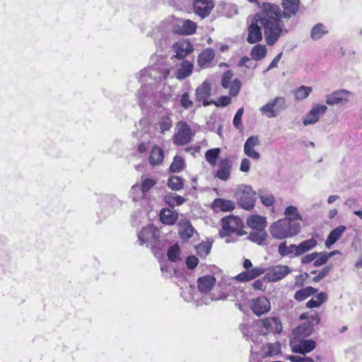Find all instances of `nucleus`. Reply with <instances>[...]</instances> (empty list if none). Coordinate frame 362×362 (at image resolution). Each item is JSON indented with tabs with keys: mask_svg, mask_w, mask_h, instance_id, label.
Masks as SVG:
<instances>
[{
	"mask_svg": "<svg viewBox=\"0 0 362 362\" xmlns=\"http://www.w3.org/2000/svg\"><path fill=\"white\" fill-rule=\"evenodd\" d=\"M170 73L167 58L162 54H154L150 58V66L141 69L137 74V78L142 88L157 89Z\"/></svg>",
	"mask_w": 362,
	"mask_h": 362,
	"instance_id": "nucleus-1",
	"label": "nucleus"
},
{
	"mask_svg": "<svg viewBox=\"0 0 362 362\" xmlns=\"http://www.w3.org/2000/svg\"><path fill=\"white\" fill-rule=\"evenodd\" d=\"M259 15L265 40L269 45H274L282 33V26L280 25V8L277 5L264 3Z\"/></svg>",
	"mask_w": 362,
	"mask_h": 362,
	"instance_id": "nucleus-2",
	"label": "nucleus"
},
{
	"mask_svg": "<svg viewBox=\"0 0 362 362\" xmlns=\"http://www.w3.org/2000/svg\"><path fill=\"white\" fill-rule=\"evenodd\" d=\"M299 221L293 218H282L271 223L269 231L271 236L276 240H285L297 235L300 231Z\"/></svg>",
	"mask_w": 362,
	"mask_h": 362,
	"instance_id": "nucleus-3",
	"label": "nucleus"
},
{
	"mask_svg": "<svg viewBox=\"0 0 362 362\" xmlns=\"http://www.w3.org/2000/svg\"><path fill=\"white\" fill-rule=\"evenodd\" d=\"M160 230L152 225L144 228L138 234V238L140 245L146 244L151 247L153 252L156 250H160L163 245L160 240Z\"/></svg>",
	"mask_w": 362,
	"mask_h": 362,
	"instance_id": "nucleus-4",
	"label": "nucleus"
},
{
	"mask_svg": "<svg viewBox=\"0 0 362 362\" xmlns=\"http://www.w3.org/2000/svg\"><path fill=\"white\" fill-rule=\"evenodd\" d=\"M221 230L219 235L221 238L235 233L238 236H243L246 232L243 230V223L242 220L233 216L224 217L221 219Z\"/></svg>",
	"mask_w": 362,
	"mask_h": 362,
	"instance_id": "nucleus-5",
	"label": "nucleus"
},
{
	"mask_svg": "<svg viewBox=\"0 0 362 362\" xmlns=\"http://www.w3.org/2000/svg\"><path fill=\"white\" fill-rule=\"evenodd\" d=\"M255 195L251 186L246 185L239 186L235 194L238 204L246 210L253 208L256 201Z\"/></svg>",
	"mask_w": 362,
	"mask_h": 362,
	"instance_id": "nucleus-6",
	"label": "nucleus"
},
{
	"mask_svg": "<svg viewBox=\"0 0 362 362\" xmlns=\"http://www.w3.org/2000/svg\"><path fill=\"white\" fill-rule=\"evenodd\" d=\"M192 136V131L189 126L186 122L180 121L176 124L173 142L177 146H183L191 142Z\"/></svg>",
	"mask_w": 362,
	"mask_h": 362,
	"instance_id": "nucleus-7",
	"label": "nucleus"
},
{
	"mask_svg": "<svg viewBox=\"0 0 362 362\" xmlns=\"http://www.w3.org/2000/svg\"><path fill=\"white\" fill-rule=\"evenodd\" d=\"M286 108V101L284 98L276 97L269 100L259 109L262 115L268 118L276 117L278 113Z\"/></svg>",
	"mask_w": 362,
	"mask_h": 362,
	"instance_id": "nucleus-8",
	"label": "nucleus"
},
{
	"mask_svg": "<svg viewBox=\"0 0 362 362\" xmlns=\"http://www.w3.org/2000/svg\"><path fill=\"white\" fill-rule=\"evenodd\" d=\"M261 17L259 13H258L254 16L252 20V23L248 28V35L247 40L249 43L254 44L262 40V29L263 28L261 25Z\"/></svg>",
	"mask_w": 362,
	"mask_h": 362,
	"instance_id": "nucleus-9",
	"label": "nucleus"
},
{
	"mask_svg": "<svg viewBox=\"0 0 362 362\" xmlns=\"http://www.w3.org/2000/svg\"><path fill=\"white\" fill-rule=\"evenodd\" d=\"M327 110V107L325 105H314L311 110L303 117V125L308 126L316 124L320 117L325 114Z\"/></svg>",
	"mask_w": 362,
	"mask_h": 362,
	"instance_id": "nucleus-10",
	"label": "nucleus"
},
{
	"mask_svg": "<svg viewBox=\"0 0 362 362\" xmlns=\"http://www.w3.org/2000/svg\"><path fill=\"white\" fill-rule=\"evenodd\" d=\"M174 32L184 35H192L196 32L197 24L189 19H175L173 22Z\"/></svg>",
	"mask_w": 362,
	"mask_h": 362,
	"instance_id": "nucleus-11",
	"label": "nucleus"
},
{
	"mask_svg": "<svg viewBox=\"0 0 362 362\" xmlns=\"http://www.w3.org/2000/svg\"><path fill=\"white\" fill-rule=\"evenodd\" d=\"M259 144L260 142L258 136H250L244 144L243 151L245 155L254 160H258L260 158V153L255 148Z\"/></svg>",
	"mask_w": 362,
	"mask_h": 362,
	"instance_id": "nucleus-12",
	"label": "nucleus"
},
{
	"mask_svg": "<svg viewBox=\"0 0 362 362\" xmlns=\"http://www.w3.org/2000/svg\"><path fill=\"white\" fill-rule=\"evenodd\" d=\"M290 345L294 353L305 354L312 351L316 347V342L312 339H303L298 343L294 340H291Z\"/></svg>",
	"mask_w": 362,
	"mask_h": 362,
	"instance_id": "nucleus-13",
	"label": "nucleus"
},
{
	"mask_svg": "<svg viewBox=\"0 0 362 362\" xmlns=\"http://www.w3.org/2000/svg\"><path fill=\"white\" fill-rule=\"evenodd\" d=\"M250 308L257 316L268 313L271 309L269 300L265 297H259L252 300Z\"/></svg>",
	"mask_w": 362,
	"mask_h": 362,
	"instance_id": "nucleus-14",
	"label": "nucleus"
},
{
	"mask_svg": "<svg viewBox=\"0 0 362 362\" xmlns=\"http://www.w3.org/2000/svg\"><path fill=\"white\" fill-rule=\"evenodd\" d=\"M194 10L202 18L208 16L214 7L212 0H194Z\"/></svg>",
	"mask_w": 362,
	"mask_h": 362,
	"instance_id": "nucleus-15",
	"label": "nucleus"
},
{
	"mask_svg": "<svg viewBox=\"0 0 362 362\" xmlns=\"http://www.w3.org/2000/svg\"><path fill=\"white\" fill-rule=\"evenodd\" d=\"M290 272L291 269L288 266L279 264L269 268L267 276L269 281L275 282L284 279Z\"/></svg>",
	"mask_w": 362,
	"mask_h": 362,
	"instance_id": "nucleus-16",
	"label": "nucleus"
},
{
	"mask_svg": "<svg viewBox=\"0 0 362 362\" xmlns=\"http://www.w3.org/2000/svg\"><path fill=\"white\" fill-rule=\"evenodd\" d=\"M266 330V333H280L282 331V324L281 320L276 317H269L258 321Z\"/></svg>",
	"mask_w": 362,
	"mask_h": 362,
	"instance_id": "nucleus-17",
	"label": "nucleus"
},
{
	"mask_svg": "<svg viewBox=\"0 0 362 362\" xmlns=\"http://www.w3.org/2000/svg\"><path fill=\"white\" fill-rule=\"evenodd\" d=\"M349 92H332L326 97V103L331 106L343 105L348 103Z\"/></svg>",
	"mask_w": 362,
	"mask_h": 362,
	"instance_id": "nucleus-18",
	"label": "nucleus"
},
{
	"mask_svg": "<svg viewBox=\"0 0 362 362\" xmlns=\"http://www.w3.org/2000/svg\"><path fill=\"white\" fill-rule=\"evenodd\" d=\"M173 50L176 58L182 59L193 51V47L188 40L178 41L173 45Z\"/></svg>",
	"mask_w": 362,
	"mask_h": 362,
	"instance_id": "nucleus-19",
	"label": "nucleus"
},
{
	"mask_svg": "<svg viewBox=\"0 0 362 362\" xmlns=\"http://www.w3.org/2000/svg\"><path fill=\"white\" fill-rule=\"evenodd\" d=\"M232 163L229 158L222 159L218 164V169L216 171V177L221 180L226 181L230 177Z\"/></svg>",
	"mask_w": 362,
	"mask_h": 362,
	"instance_id": "nucleus-20",
	"label": "nucleus"
},
{
	"mask_svg": "<svg viewBox=\"0 0 362 362\" xmlns=\"http://www.w3.org/2000/svg\"><path fill=\"white\" fill-rule=\"evenodd\" d=\"M279 255L281 257H298L296 244H288L287 241H282L278 245L277 249Z\"/></svg>",
	"mask_w": 362,
	"mask_h": 362,
	"instance_id": "nucleus-21",
	"label": "nucleus"
},
{
	"mask_svg": "<svg viewBox=\"0 0 362 362\" xmlns=\"http://www.w3.org/2000/svg\"><path fill=\"white\" fill-rule=\"evenodd\" d=\"M233 74L230 71H227L223 74L221 80L222 86L230 90H239L241 88V82L238 78L232 80Z\"/></svg>",
	"mask_w": 362,
	"mask_h": 362,
	"instance_id": "nucleus-22",
	"label": "nucleus"
},
{
	"mask_svg": "<svg viewBox=\"0 0 362 362\" xmlns=\"http://www.w3.org/2000/svg\"><path fill=\"white\" fill-rule=\"evenodd\" d=\"M216 281V278L211 275L199 277L197 280L199 291L202 293H207L214 287Z\"/></svg>",
	"mask_w": 362,
	"mask_h": 362,
	"instance_id": "nucleus-23",
	"label": "nucleus"
},
{
	"mask_svg": "<svg viewBox=\"0 0 362 362\" xmlns=\"http://www.w3.org/2000/svg\"><path fill=\"white\" fill-rule=\"evenodd\" d=\"M178 233L182 240H187L193 236L194 229L191 223L184 220L178 223Z\"/></svg>",
	"mask_w": 362,
	"mask_h": 362,
	"instance_id": "nucleus-24",
	"label": "nucleus"
},
{
	"mask_svg": "<svg viewBox=\"0 0 362 362\" xmlns=\"http://www.w3.org/2000/svg\"><path fill=\"white\" fill-rule=\"evenodd\" d=\"M247 225L253 230H264L267 226V219L259 215H252L247 218Z\"/></svg>",
	"mask_w": 362,
	"mask_h": 362,
	"instance_id": "nucleus-25",
	"label": "nucleus"
},
{
	"mask_svg": "<svg viewBox=\"0 0 362 362\" xmlns=\"http://www.w3.org/2000/svg\"><path fill=\"white\" fill-rule=\"evenodd\" d=\"M193 69L194 65L192 62L183 60L180 68L175 72V77L179 80L184 79L192 74Z\"/></svg>",
	"mask_w": 362,
	"mask_h": 362,
	"instance_id": "nucleus-26",
	"label": "nucleus"
},
{
	"mask_svg": "<svg viewBox=\"0 0 362 362\" xmlns=\"http://www.w3.org/2000/svg\"><path fill=\"white\" fill-rule=\"evenodd\" d=\"M263 273V269L255 267L239 274L235 276V279L240 281H247L260 276Z\"/></svg>",
	"mask_w": 362,
	"mask_h": 362,
	"instance_id": "nucleus-27",
	"label": "nucleus"
},
{
	"mask_svg": "<svg viewBox=\"0 0 362 362\" xmlns=\"http://www.w3.org/2000/svg\"><path fill=\"white\" fill-rule=\"evenodd\" d=\"M177 218V212L169 209H163L160 212V220L163 223L166 225H173Z\"/></svg>",
	"mask_w": 362,
	"mask_h": 362,
	"instance_id": "nucleus-28",
	"label": "nucleus"
},
{
	"mask_svg": "<svg viewBox=\"0 0 362 362\" xmlns=\"http://www.w3.org/2000/svg\"><path fill=\"white\" fill-rule=\"evenodd\" d=\"M346 228L344 226H339L333 229L329 234L326 241L325 246L330 248L331 245L334 244L338 240L340 239L342 234L346 230Z\"/></svg>",
	"mask_w": 362,
	"mask_h": 362,
	"instance_id": "nucleus-29",
	"label": "nucleus"
},
{
	"mask_svg": "<svg viewBox=\"0 0 362 362\" xmlns=\"http://www.w3.org/2000/svg\"><path fill=\"white\" fill-rule=\"evenodd\" d=\"M215 52L212 49H206L198 56L197 63L200 67L207 66L214 59Z\"/></svg>",
	"mask_w": 362,
	"mask_h": 362,
	"instance_id": "nucleus-30",
	"label": "nucleus"
},
{
	"mask_svg": "<svg viewBox=\"0 0 362 362\" xmlns=\"http://www.w3.org/2000/svg\"><path fill=\"white\" fill-rule=\"evenodd\" d=\"M212 208L214 211H230L234 209L235 204L230 200L216 199L212 204Z\"/></svg>",
	"mask_w": 362,
	"mask_h": 362,
	"instance_id": "nucleus-31",
	"label": "nucleus"
},
{
	"mask_svg": "<svg viewBox=\"0 0 362 362\" xmlns=\"http://www.w3.org/2000/svg\"><path fill=\"white\" fill-rule=\"evenodd\" d=\"M317 240L313 238L300 242L299 244L296 245V249L298 250L297 254H298V257L313 250L317 246Z\"/></svg>",
	"mask_w": 362,
	"mask_h": 362,
	"instance_id": "nucleus-32",
	"label": "nucleus"
},
{
	"mask_svg": "<svg viewBox=\"0 0 362 362\" xmlns=\"http://www.w3.org/2000/svg\"><path fill=\"white\" fill-rule=\"evenodd\" d=\"M268 235L264 230H255L251 232L248 236V239L259 245H266Z\"/></svg>",
	"mask_w": 362,
	"mask_h": 362,
	"instance_id": "nucleus-33",
	"label": "nucleus"
},
{
	"mask_svg": "<svg viewBox=\"0 0 362 362\" xmlns=\"http://www.w3.org/2000/svg\"><path fill=\"white\" fill-rule=\"evenodd\" d=\"M282 6L285 11V15L290 16L294 15L299 8V0H281Z\"/></svg>",
	"mask_w": 362,
	"mask_h": 362,
	"instance_id": "nucleus-34",
	"label": "nucleus"
},
{
	"mask_svg": "<svg viewBox=\"0 0 362 362\" xmlns=\"http://www.w3.org/2000/svg\"><path fill=\"white\" fill-rule=\"evenodd\" d=\"M329 33L326 25L322 23H317L313 26L310 31V37L314 40L321 39L324 35Z\"/></svg>",
	"mask_w": 362,
	"mask_h": 362,
	"instance_id": "nucleus-35",
	"label": "nucleus"
},
{
	"mask_svg": "<svg viewBox=\"0 0 362 362\" xmlns=\"http://www.w3.org/2000/svg\"><path fill=\"white\" fill-rule=\"evenodd\" d=\"M163 150L156 146H153L151 151L149 162L152 165H159L163 162Z\"/></svg>",
	"mask_w": 362,
	"mask_h": 362,
	"instance_id": "nucleus-36",
	"label": "nucleus"
},
{
	"mask_svg": "<svg viewBox=\"0 0 362 362\" xmlns=\"http://www.w3.org/2000/svg\"><path fill=\"white\" fill-rule=\"evenodd\" d=\"M267 53V49L265 45H256L251 50V57L255 61H259L263 59Z\"/></svg>",
	"mask_w": 362,
	"mask_h": 362,
	"instance_id": "nucleus-37",
	"label": "nucleus"
},
{
	"mask_svg": "<svg viewBox=\"0 0 362 362\" xmlns=\"http://www.w3.org/2000/svg\"><path fill=\"white\" fill-rule=\"evenodd\" d=\"M263 351L265 356H276L281 353V344L278 341L267 344Z\"/></svg>",
	"mask_w": 362,
	"mask_h": 362,
	"instance_id": "nucleus-38",
	"label": "nucleus"
},
{
	"mask_svg": "<svg viewBox=\"0 0 362 362\" xmlns=\"http://www.w3.org/2000/svg\"><path fill=\"white\" fill-rule=\"evenodd\" d=\"M317 289L312 286H307L304 288L298 290L294 296L295 299L297 301H303L309 296L315 294L317 292Z\"/></svg>",
	"mask_w": 362,
	"mask_h": 362,
	"instance_id": "nucleus-39",
	"label": "nucleus"
},
{
	"mask_svg": "<svg viewBox=\"0 0 362 362\" xmlns=\"http://www.w3.org/2000/svg\"><path fill=\"white\" fill-rule=\"evenodd\" d=\"M164 199L165 203L171 207L180 206L185 202L184 197L173 193L165 195Z\"/></svg>",
	"mask_w": 362,
	"mask_h": 362,
	"instance_id": "nucleus-40",
	"label": "nucleus"
},
{
	"mask_svg": "<svg viewBox=\"0 0 362 362\" xmlns=\"http://www.w3.org/2000/svg\"><path fill=\"white\" fill-rule=\"evenodd\" d=\"M183 185V180L180 176H171L168 180V186L174 191L182 189Z\"/></svg>",
	"mask_w": 362,
	"mask_h": 362,
	"instance_id": "nucleus-41",
	"label": "nucleus"
},
{
	"mask_svg": "<svg viewBox=\"0 0 362 362\" xmlns=\"http://www.w3.org/2000/svg\"><path fill=\"white\" fill-rule=\"evenodd\" d=\"M284 218H293L296 221H301L302 216L300 214L297 207L294 206H289L285 209Z\"/></svg>",
	"mask_w": 362,
	"mask_h": 362,
	"instance_id": "nucleus-42",
	"label": "nucleus"
},
{
	"mask_svg": "<svg viewBox=\"0 0 362 362\" xmlns=\"http://www.w3.org/2000/svg\"><path fill=\"white\" fill-rule=\"evenodd\" d=\"M220 153V148H215L208 150L205 153L206 160L211 165H215Z\"/></svg>",
	"mask_w": 362,
	"mask_h": 362,
	"instance_id": "nucleus-43",
	"label": "nucleus"
},
{
	"mask_svg": "<svg viewBox=\"0 0 362 362\" xmlns=\"http://www.w3.org/2000/svg\"><path fill=\"white\" fill-rule=\"evenodd\" d=\"M185 165L184 159L178 156L174 157L173 161L170 166V170L173 173H179L181 171Z\"/></svg>",
	"mask_w": 362,
	"mask_h": 362,
	"instance_id": "nucleus-44",
	"label": "nucleus"
},
{
	"mask_svg": "<svg viewBox=\"0 0 362 362\" xmlns=\"http://www.w3.org/2000/svg\"><path fill=\"white\" fill-rule=\"evenodd\" d=\"M211 249V245L208 242H203L196 247V251L198 255L205 257L209 255Z\"/></svg>",
	"mask_w": 362,
	"mask_h": 362,
	"instance_id": "nucleus-45",
	"label": "nucleus"
},
{
	"mask_svg": "<svg viewBox=\"0 0 362 362\" xmlns=\"http://www.w3.org/2000/svg\"><path fill=\"white\" fill-rule=\"evenodd\" d=\"M156 183V180L152 178H144L142 180L140 187L143 195L145 196L149 189L154 187Z\"/></svg>",
	"mask_w": 362,
	"mask_h": 362,
	"instance_id": "nucleus-46",
	"label": "nucleus"
},
{
	"mask_svg": "<svg viewBox=\"0 0 362 362\" xmlns=\"http://www.w3.org/2000/svg\"><path fill=\"white\" fill-rule=\"evenodd\" d=\"M312 332V327L305 323L304 325H302L300 326H298L294 331L293 334L295 336H303L306 337L311 334Z\"/></svg>",
	"mask_w": 362,
	"mask_h": 362,
	"instance_id": "nucleus-47",
	"label": "nucleus"
},
{
	"mask_svg": "<svg viewBox=\"0 0 362 362\" xmlns=\"http://www.w3.org/2000/svg\"><path fill=\"white\" fill-rule=\"evenodd\" d=\"M180 250L177 245L170 247L168 251V257L171 262H177L180 259Z\"/></svg>",
	"mask_w": 362,
	"mask_h": 362,
	"instance_id": "nucleus-48",
	"label": "nucleus"
},
{
	"mask_svg": "<svg viewBox=\"0 0 362 362\" xmlns=\"http://www.w3.org/2000/svg\"><path fill=\"white\" fill-rule=\"evenodd\" d=\"M158 124L160 132L164 133L172 127L173 122L169 116H164L160 119Z\"/></svg>",
	"mask_w": 362,
	"mask_h": 362,
	"instance_id": "nucleus-49",
	"label": "nucleus"
},
{
	"mask_svg": "<svg viewBox=\"0 0 362 362\" xmlns=\"http://www.w3.org/2000/svg\"><path fill=\"white\" fill-rule=\"evenodd\" d=\"M259 198L261 202L265 206H271L274 203V197L272 194H260Z\"/></svg>",
	"mask_w": 362,
	"mask_h": 362,
	"instance_id": "nucleus-50",
	"label": "nucleus"
},
{
	"mask_svg": "<svg viewBox=\"0 0 362 362\" xmlns=\"http://www.w3.org/2000/svg\"><path fill=\"white\" fill-rule=\"evenodd\" d=\"M243 111H244L243 107L238 109L234 116V118H233V125L235 128H237L238 129H241L243 127L241 117L243 116Z\"/></svg>",
	"mask_w": 362,
	"mask_h": 362,
	"instance_id": "nucleus-51",
	"label": "nucleus"
},
{
	"mask_svg": "<svg viewBox=\"0 0 362 362\" xmlns=\"http://www.w3.org/2000/svg\"><path fill=\"white\" fill-rule=\"evenodd\" d=\"M317 258L315 259L313 262V265L315 267H320L325 264L327 260L329 259L326 252H317Z\"/></svg>",
	"mask_w": 362,
	"mask_h": 362,
	"instance_id": "nucleus-52",
	"label": "nucleus"
},
{
	"mask_svg": "<svg viewBox=\"0 0 362 362\" xmlns=\"http://www.w3.org/2000/svg\"><path fill=\"white\" fill-rule=\"evenodd\" d=\"M332 269V266L331 265H327L326 267H325L321 271H320L317 276H315L314 278H313V281L315 282H317L319 281H320L321 279H324L329 272Z\"/></svg>",
	"mask_w": 362,
	"mask_h": 362,
	"instance_id": "nucleus-53",
	"label": "nucleus"
},
{
	"mask_svg": "<svg viewBox=\"0 0 362 362\" xmlns=\"http://www.w3.org/2000/svg\"><path fill=\"white\" fill-rule=\"evenodd\" d=\"M286 358L291 362H314L313 358L305 356H288Z\"/></svg>",
	"mask_w": 362,
	"mask_h": 362,
	"instance_id": "nucleus-54",
	"label": "nucleus"
},
{
	"mask_svg": "<svg viewBox=\"0 0 362 362\" xmlns=\"http://www.w3.org/2000/svg\"><path fill=\"white\" fill-rule=\"evenodd\" d=\"M238 66L254 69L255 68L256 64H254L249 57H245L240 59V60L238 62Z\"/></svg>",
	"mask_w": 362,
	"mask_h": 362,
	"instance_id": "nucleus-55",
	"label": "nucleus"
},
{
	"mask_svg": "<svg viewBox=\"0 0 362 362\" xmlns=\"http://www.w3.org/2000/svg\"><path fill=\"white\" fill-rule=\"evenodd\" d=\"M231 99L228 96H221L218 98V100L215 102H213L216 106L218 107H225L230 103Z\"/></svg>",
	"mask_w": 362,
	"mask_h": 362,
	"instance_id": "nucleus-56",
	"label": "nucleus"
},
{
	"mask_svg": "<svg viewBox=\"0 0 362 362\" xmlns=\"http://www.w3.org/2000/svg\"><path fill=\"white\" fill-rule=\"evenodd\" d=\"M250 160L247 158H244L241 160L240 170L243 173H248L250 170Z\"/></svg>",
	"mask_w": 362,
	"mask_h": 362,
	"instance_id": "nucleus-57",
	"label": "nucleus"
},
{
	"mask_svg": "<svg viewBox=\"0 0 362 362\" xmlns=\"http://www.w3.org/2000/svg\"><path fill=\"white\" fill-rule=\"evenodd\" d=\"M199 263V259L195 256H189L186 259V264L189 269H194Z\"/></svg>",
	"mask_w": 362,
	"mask_h": 362,
	"instance_id": "nucleus-58",
	"label": "nucleus"
},
{
	"mask_svg": "<svg viewBox=\"0 0 362 362\" xmlns=\"http://www.w3.org/2000/svg\"><path fill=\"white\" fill-rule=\"evenodd\" d=\"M317 252L306 255L302 257L301 262L303 264H309L312 262H315V259L317 258Z\"/></svg>",
	"mask_w": 362,
	"mask_h": 362,
	"instance_id": "nucleus-59",
	"label": "nucleus"
},
{
	"mask_svg": "<svg viewBox=\"0 0 362 362\" xmlns=\"http://www.w3.org/2000/svg\"><path fill=\"white\" fill-rule=\"evenodd\" d=\"M281 57H282V52L278 54L275 57V58L272 61V62L270 63V64L269 65L268 68L267 69V70L265 71H268L274 68L277 67L278 64H279Z\"/></svg>",
	"mask_w": 362,
	"mask_h": 362,
	"instance_id": "nucleus-60",
	"label": "nucleus"
},
{
	"mask_svg": "<svg viewBox=\"0 0 362 362\" xmlns=\"http://www.w3.org/2000/svg\"><path fill=\"white\" fill-rule=\"evenodd\" d=\"M182 105L185 108H189L192 106V102L189 99L188 93L186 92L182 98L181 100Z\"/></svg>",
	"mask_w": 362,
	"mask_h": 362,
	"instance_id": "nucleus-61",
	"label": "nucleus"
},
{
	"mask_svg": "<svg viewBox=\"0 0 362 362\" xmlns=\"http://www.w3.org/2000/svg\"><path fill=\"white\" fill-rule=\"evenodd\" d=\"M327 295L325 292H321L315 296L314 300L321 305L327 299Z\"/></svg>",
	"mask_w": 362,
	"mask_h": 362,
	"instance_id": "nucleus-62",
	"label": "nucleus"
},
{
	"mask_svg": "<svg viewBox=\"0 0 362 362\" xmlns=\"http://www.w3.org/2000/svg\"><path fill=\"white\" fill-rule=\"evenodd\" d=\"M309 92H295V98L297 100H303L308 96Z\"/></svg>",
	"mask_w": 362,
	"mask_h": 362,
	"instance_id": "nucleus-63",
	"label": "nucleus"
},
{
	"mask_svg": "<svg viewBox=\"0 0 362 362\" xmlns=\"http://www.w3.org/2000/svg\"><path fill=\"white\" fill-rule=\"evenodd\" d=\"M320 305H319L318 303H317L314 298H312L310 299L309 301L307 302L306 303V307L308 308H318L320 307Z\"/></svg>",
	"mask_w": 362,
	"mask_h": 362,
	"instance_id": "nucleus-64",
	"label": "nucleus"
}]
</instances>
